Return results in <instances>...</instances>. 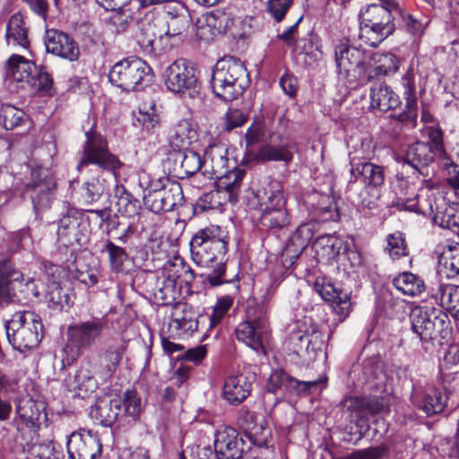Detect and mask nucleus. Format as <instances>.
I'll list each match as a JSON object with an SVG mask.
<instances>
[{
	"mask_svg": "<svg viewBox=\"0 0 459 459\" xmlns=\"http://www.w3.org/2000/svg\"><path fill=\"white\" fill-rule=\"evenodd\" d=\"M104 184L98 178H92L83 184L82 197L86 204H92L100 200L104 193Z\"/></svg>",
	"mask_w": 459,
	"mask_h": 459,
	"instance_id": "60",
	"label": "nucleus"
},
{
	"mask_svg": "<svg viewBox=\"0 0 459 459\" xmlns=\"http://www.w3.org/2000/svg\"><path fill=\"white\" fill-rule=\"evenodd\" d=\"M314 289L324 300L328 302L336 300V298L343 293L335 288L330 280L325 277L316 278Z\"/></svg>",
	"mask_w": 459,
	"mask_h": 459,
	"instance_id": "63",
	"label": "nucleus"
},
{
	"mask_svg": "<svg viewBox=\"0 0 459 459\" xmlns=\"http://www.w3.org/2000/svg\"><path fill=\"white\" fill-rule=\"evenodd\" d=\"M436 299H439L440 306L455 319L459 320V286L454 284H439Z\"/></svg>",
	"mask_w": 459,
	"mask_h": 459,
	"instance_id": "44",
	"label": "nucleus"
},
{
	"mask_svg": "<svg viewBox=\"0 0 459 459\" xmlns=\"http://www.w3.org/2000/svg\"><path fill=\"white\" fill-rule=\"evenodd\" d=\"M123 355V349L120 346L108 347L99 355L100 368L97 374L102 377H111L120 364Z\"/></svg>",
	"mask_w": 459,
	"mask_h": 459,
	"instance_id": "49",
	"label": "nucleus"
},
{
	"mask_svg": "<svg viewBox=\"0 0 459 459\" xmlns=\"http://www.w3.org/2000/svg\"><path fill=\"white\" fill-rule=\"evenodd\" d=\"M104 251L108 254L111 268L116 272L120 271L122 269L123 263L127 256L124 248L115 245L110 240H108L102 248V252Z\"/></svg>",
	"mask_w": 459,
	"mask_h": 459,
	"instance_id": "64",
	"label": "nucleus"
},
{
	"mask_svg": "<svg viewBox=\"0 0 459 459\" xmlns=\"http://www.w3.org/2000/svg\"><path fill=\"white\" fill-rule=\"evenodd\" d=\"M66 447L69 459H95L101 453L99 437L85 429L72 432L68 437Z\"/></svg>",
	"mask_w": 459,
	"mask_h": 459,
	"instance_id": "14",
	"label": "nucleus"
},
{
	"mask_svg": "<svg viewBox=\"0 0 459 459\" xmlns=\"http://www.w3.org/2000/svg\"><path fill=\"white\" fill-rule=\"evenodd\" d=\"M103 318L94 317L91 320L74 323L67 328V344L63 352V363L71 365L80 355V350L88 349L99 339L105 329Z\"/></svg>",
	"mask_w": 459,
	"mask_h": 459,
	"instance_id": "6",
	"label": "nucleus"
},
{
	"mask_svg": "<svg viewBox=\"0 0 459 459\" xmlns=\"http://www.w3.org/2000/svg\"><path fill=\"white\" fill-rule=\"evenodd\" d=\"M91 361H82L78 370L74 376V388L84 392L86 394L96 390L98 383L94 377V373L98 369L93 368Z\"/></svg>",
	"mask_w": 459,
	"mask_h": 459,
	"instance_id": "48",
	"label": "nucleus"
},
{
	"mask_svg": "<svg viewBox=\"0 0 459 459\" xmlns=\"http://www.w3.org/2000/svg\"><path fill=\"white\" fill-rule=\"evenodd\" d=\"M412 332L420 341L429 342L436 337L437 328L443 327L447 316L433 306L415 307L411 312Z\"/></svg>",
	"mask_w": 459,
	"mask_h": 459,
	"instance_id": "12",
	"label": "nucleus"
},
{
	"mask_svg": "<svg viewBox=\"0 0 459 459\" xmlns=\"http://www.w3.org/2000/svg\"><path fill=\"white\" fill-rule=\"evenodd\" d=\"M122 400L104 396L96 400L91 407L90 416L97 423L105 426H112L117 420L121 411Z\"/></svg>",
	"mask_w": 459,
	"mask_h": 459,
	"instance_id": "25",
	"label": "nucleus"
},
{
	"mask_svg": "<svg viewBox=\"0 0 459 459\" xmlns=\"http://www.w3.org/2000/svg\"><path fill=\"white\" fill-rule=\"evenodd\" d=\"M5 39L8 46L28 48L30 45L28 29L21 13H15L9 19L6 25Z\"/></svg>",
	"mask_w": 459,
	"mask_h": 459,
	"instance_id": "41",
	"label": "nucleus"
},
{
	"mask_svg": "<svg viewBox=\"0 0 459 459\" xmlns=\"http://www.w3.org/2000/svg\"><path fill=\"white\" fill-rule=\"evenodd\" d=\"M122 403L127 416L134 420L139 418L142 411V398L135 390H127L124 394Z\"/></svg>",
	"mask_w": 459,
	"mask_h": 459,
	"instance_id": "62",
	"label": "nucleus"
},
{
	"mask_svg": "<svg viewBox=\"0 0 459 459\" xmlns=\"http://www.w3.org/2000/svg\"><path fill=\"white\" fill-rule=\"evenodd\" d=\"M164 222L162 216L158 217V221L154 223L156 230L149 237L148 243L145 244V258L155 261H162L167 257V247L169 246L161 231V225Z\"/></svg>",
	"mask_w": 459,
	"mask_h": 459,
	"instance_id": "42",
	"label": "nucleus"
},
{
	"mask_svg": "<svg viewBox=\"0 0 459 459\" xmlns=\"http://www.w3.org/2000/svg\"><path fill=\"white\" fill-rule=\"evenodd\" d=\"M5 77L12 82H17L20 88H26L31 74L37 72L36 64L23 56L13 54L4 65Z\"/></svg>",
	"mask_w": 459,
	"mask_h": 459,
	"instance_id": "23",
	"label": "nucleus"
},
{
	"mask_svg": "<svg viewBox=\"0 0 459 459\" xmlns=\"http://www.w3.org/2000/svg\"><path fill=\"white\" fill-rule=\"evenodd\" d=\"M6 336L14 350L20 352L33 350L43 336L41 318L33 311H18L5 325Z\"/></svg>",
	"mask_w": 459,
	"mask_h": 459,
	"instance_id": "4",
	"label": "nucleus"
},
{
	"mask_svg": "<svg viewBox=\"0 0 459 459\" xmlns=\"http://www.w3.org/2000/svg\"><path fill=\"white\" fill-rule=\"evenodd\" d=\"M350 182L360 180L365 186L377 187L384 182V171L382 167L370 162L359 164L351 169Z\"/></svg>",
	"mask_w": 459,
	"mask_h": 459,
	"instance_id": "40",
	"label": "nucleus"
},
{
	"mask_svg": "<svg viewBox=\"0 0 459 459\" xmlns=\"http://www.w3.org/2000/svg\"><path fill=\"white\" fill-rule=\"evenodd\" d=\"M241 413L247 423L246 430L250 441L258 447H265L268 446L270 438V429L265 427L263 420L258 421V417L247 409L242 408Z\"/></svg>",
	"mask_w": 459,
	"mask_h": 459,
	"instance_id": "37",
	"label": "nucleus"
},
{
	"mask_svg": "<svg viewBox=\"0 0 459 459\" xmlns=\"http://www.w3.org/2000/svg\"><path fill=\"white\" fill-rule=\"evenodd\" d=\"M313 249L318 259L330 261L348 251L349 244L336 235H323L313 243Z\"/></svg>",
	"mask_w": 459,
	"mask_h": 459,
	"instance_id": "32",
	"label": "nucleus"
},
{
	"mask_svg": "<svg viewBox=\"0 0 459 459\" xmlns=\"http://www.w3.org/2000/svg\"><path fill=\"white\" fill-rule=\"evenodd\" d=\"M385 250L393 260L406 256L408 249L403 234L399 231L390 234L386 238Z\"/></svg>",
	"mask_w": 459,
	"mask_h": 459,
	"instance_id": "57",
	"label": "nucleus"
},
{
	"mask_svg": "<svg viewBox=\"0 0 459 459\" xmlns=\"http://www.w3.org/2000/svg\"><path fill=\"white\" fill-rule=\"evenodd\" d=\"M53 81L43 67L37 66V72L31 74L26 88L34 91H48L52 87Z\"/></svg>",
	"mask_w": 459,
	"mask_h": 459,
	"instance_id": "59",
	"label": "nucleus"
},
{
	"mask_svg": "<svg viewBox=\"0 0 459 459\" xmlns=\"http://www.w3.org/2000/svg\"><path fill=\"white\" fill-rule=\"evenodd\" d=\"M438 270L446 278L459 275V243L444 247L438 258Z\"/></svg>",
	"mask_w": 459,
	"mask_h": 459,
	"instance_id": "45",
	"label": "nucleus"
},
{
	"mask_svg": "<svg viewBox=\"0 0 459 459\" xmlns=\"http://www.w3.org/2000/svg\"><path fill=\"white\" fill-rule=\"evenodd\" d=\"M85 136L86 142L77 165L78 170L90 163L110 171H115L121 166L118 159L108 151V143L100 134L90 130L85 133Z\"/></svg>",
	"mask_w": 459,
	"mask_h": 459,
	"instance_id": "9",
	"label": "nucleus"
},
{
	"mask_svg": "<svg viewBox=\"0 0 459 459\" xmlns=\"http://www.w3.org/2000/svg\"><path fill=\"white\" fill-rule=\"evenodd\" d=\"M45 44L48 52L61 58L71 62L79 58L80 48L78 44L72 37L63 31H48Z\"/></svg>",
	"mask_w": 459,
	"mask_h": 459,
	"instance_id": "21",
	"label": "nucleus"
},
{
	"mask_svg": "<svg viewBox=\"0 0 459 459\" xmlns=\"http://www.w3.org/2000/svg\"><path fill=\"white\" fill-rule=\"evenodd\" d=\"M109 82L127 91H140L143 79L142 61L137 57H130L116 63L108 74Z\"/></svg>",
	"mask_w": 459,
	"mask_h": 459,
	"instance_id": "13",
	"label": "nucleus"
},
{
	"mask_svg": "<svg viewBox=\"0 0 459 459\" xmlns=\"http://www.w3.org/2000/svg\"><path fill=\"white\" fill-rule=\"evenodd\" d=\"M115 195L117 197L116 205L117 212L125 217H140L141 205L138 200L133 197L123 186H116Z\"/></svg>",
	"mask_w": 459,
	"mask_h": 459,
	"instance_id": "50",
	"label": "nucleus"
},
{
	"mask_svg": "<svg viewBox=\"0 0 459 459\" xmlns=\"http://www.w3.org/2000/svg\"><path fill=\"white\" fill-rule=\"evenodd\" d=\"M85 226L75 216L66 215L60 219L57 229V239L65 247L82 246L87 241Z\"/></svg>",
	"mask_w": 459,
	"mask_h": 459,
	"instance_id": "22",
	"label": "nucleus"
},
{
	"mask_svg": "<svg viewBox=\"0 0 459 459\" xmlns=\"http://www.w3.org/2000/svg\"><path fill=\"white\" fill-rule=\"evenodd\" d=\"M245 442L238 431L221 426L214 432V450L217 459H239L244 453Z\"/></svg>",
	"mask_w": 459,
	"mask_h": 459,
	"instance_id": "16",
	"label": "nucleus"
},
{
	"mask_svg": "<svg viewBox=\"0 0 459 459\" xmlns=\"http://www.w3.org/2000/svg\"><path fill=\"white\" fill-rule=\"evenodd\" d=\"M403 95L405 100V109L394 116L400 122L415 124L418 112L415 75L412 70H408L401 78Z\"/></svg>",
	"mask_w": 459,
	"mask_h": 459,
	"instance_id": "24",
	"label": "nucleus"
},
{
	"mask_svg": "<svg viewBox=\"0 0 459 459\" xmlns=\"http://www.w3.org/2000/svg\"><path fill=\"white\" fill-rule=\"evenodd\" d=\"M42 404L38 403L32 399H23L19 402L16 407V411L27 423L31 425L37 424L41 417Z\"/></svg>",
	"mask_w": 459,
	"mask_h": 459,
	"instance_id": "55",
	"label": "nucleus"
},
{
	"mask_svg": "<svg viewBox=\"0 0 459 459\" xmlns=\"http://www.w3.org/2000/svg\"><path fill=\"white\" fill-rule=\"evenodd\" d=\"M181 168L186 177H191L198 172L204 165V160L200 155L190 149L183 150Z\"/></svg>",
	"mask_w": 459,
	"mask_h": 459,
	"instance_id": "61",
	"label": "nucleus"
},
{
	"mask_svg": "<svg viewBox=\"0 0 459 459\" xmlns=\"http://www.w3.org/2000/svg\"><path fill=\"white\" fill-rule=\"evenodd\" d=\"M142 7H143V0H137L134 3H130L128 7L126 4L113 11L109 22L115 27L117 32L124 31L129 21H141L140 9Z\"/></svg>",
	"mask_w": 459,
	"mask_h": 459,
	"instance_id": "43",
	"label": "nucleus"
},
{
	"mask_svg": "<svg viewBox=\"0 0 459 459\" xmlns=\"http://www.w3.org/2000/svg\"><path fill=\"white\" fill-rule=\"evenodd\" d=\"M393 285L402 294L408 297H416L425 290L423 280L418 275L404 272L393 279Z\"/></svg>",
	"mask_w": 459,
	"mask_h": 459,
	"instance_id": "46",
	"label": "nucleus"
},
{
	"mask_svg": "<svg viewBox=\"0 0 459 459\" xmlns=\"http://www.w3.org/2000/svg\"><path fill=\"white\" fill-rule=\"evenodd\" d=\"M367 74L365 78L371 80L375 76L387 75L395 73L399 68V60L391 53L374 52L368 49Z\"/></svg>",
	"mask_w": 459,
	"mask_h": 459,
	"instance_id": "29",
	"label": "nucleus"
},
{
	"mask_svg": "<svg viewBox=\"0 0 459 459\" xmlns=\"http://www.w3.org/2000/svg\"><path fill=\"white\" fill-rule=\"evenodd\" d=\"M318 385H325L323 381L320 379L313 381H299L290 377L283 370L276 369L271 373L266 387L269 392L275 393L279 387L284 385L287 389L300 394L311 390Z\"/></svg>",
	"mask_w": 459,
	"mask_h": 459,
	"instance_id": "30",
	"label": "nucleus"
},
{
	"mask_svg": "<svg viewBox=\"0 0 459 459\" xmlns=\"http://www.w3.org/2000/svg\"><path fill=\"white\" fill-rule=\"evenodd\" d=\"M152 292L155 302L160 307L159 313L168 314L169 308L180 297L181 286L157 278Z\"/></svg>",
	"mask_w": 459,
	"mask_h": 459,
	"instance_id": "35",
	"label": "nucleus"
},
{
	"mask_svg": "<svg viewBox=\"0 0 459 459\" xmlns=\"http://www.w3.org/2000/svg\"><path fill=\"white\" fill-rule=\"evenodd\" d=\"M398 13V4L393 0L367 5L359 13V38L368 46L377 47L394 30V19Z\"/></svg>",
	"mask_w": 459,
	"mask_h": 459,
	"instance_id": "2",
	"label": "nucleus"
},
{
	"mask_svg": "<svg viewBox=\"0 0 459 459\" xmlns=\"http://www.w3.org/2000/svg\"><path fill=\"white\" fill-rule=\"evenodd\" d=\"M228 149L222 143L210 144L204 154V166L211 169L212 176L221 174L228 169Z\"/></svg>",
	"mask_w": 459,
	"mask_h": 459,
	"instance_id": "39",
	"label": "nucleus"
},
{
	"mask_svg": "<svg viewBox=\"0 0 459 459\" xmlns=\"http://www.w3.org/2000/svg\"><path fill=\"white\" fill-rule=\"evenodd\" d=\"M260 222L271 230H281L290 223V216L286 204L261 210Z\"/></svg>",
	"mask_w": 459,
	"mask_h": 459,
	"instance_id": "47",
	"label": "nucleus"
},
{
	"mask_svg": "<svg viewBox=\"0 0 459 459\" xmlns=\"http://www.w3.org/2000/svg\"><path fill=\"white\" fill-rule=\"evenodd\" d=\"M56 182L46 169L32 172V179L27 186L34 210L39 212L50 206L54 198Z\"/></svg>",
	"mask_w": 459,
	"mask_h": 459,
	"instance_id": "15",
	"label": "nucleus"
},
{
	"mask_svg": "<svg viewBox=\"0 0 459 459\" xmlns=\"http://www.w3.org/2000/svg\"><path fill=\"white\" fill-rule=\"evenodd\" d=\"M368 49L351 45L347 39H342L334 47L336 71L340 75L365 78Z\"/></svg>",
	"mask_w": 459,
	"mask_h": 459,
	"instance_id": "8",
	"label": "nucleus"
},
{
	"mask_svg": "<svg viewBox=\"0 0 459 459\" xmlns=\"http://www.w3.org/2000/svg\"><path fill=\"white\" fill-rule=\"evenodd\" d=\"M370 108L381 112L394 110L401 105L399 96L393 89L382 82H376L370 88Z\"/></svg>",
	"mask_w": 459,
	"mask_h": 459,
	"instance_id": "31",
	"label": "nucleus"
},
{
	"mask_svg": "<svg viewBox=\"0 0 459 459\" xmlns=\"http://www.w3.org/2000/svg\"><path fill=\"white\" fill-rule=\"evenodd\" d=\"M290 342L293 351L300 358L314 361L317 355L323 351V339L319 333H311L301 330L293 331L290 335Z\"/></svg>",
	"mask_w": 459,
	"mask_h": 459,
	"instance_id": "19",
	"label": "nucleus"
},
{
	"mask_svg": "<svg viewBox=\"0 0 459 459\" xmlns=\"http://www.w3.org/2000/svg\"><path fill=\"white\" fill-rule=\"evenodd\" d=\"M189 245L193 262L201 267H210L217 260H222L228 251V242L218 226L199 230Z\"/></svg>",
	"mask_w": 459,
	"mask_h": 459,
	"instance_id": "5",
	"label": "nucleus"
},
{
	"mask_svg": "<svg viewBox=\"0 0 459 459\" xmlns=\"http://www.w3.org/2000/svg\"><path fill=\"white\" fill-rule=\"evenodd\" d=\"M164 212L172 211L175 207L182 205L184 195L182 187L178 182H171L167 185V188L162 192Z\"/></svg>",
	"mask_w": 459,
	"mask_h": 459,
	"instance_id": "58",
	"label": "nucleus"
},
{
	"mask_svg": "<svg viewBox=\"0 0 459 459\" xmlns=\"http://www.w3.org/2000/svg\"><path fill=\"white\" fill-rule=\"evenodd\" d=\"M22 279V273L14 268L10 259L0 261V302L14 301L15 293L11 290L15 281Z\"/></svg>",
	"mask_w": 459,
	"mask_h": 459,
	"instance_id": "33",
	"label": "nucleus"
},
{
	"mask_svg": "<svg viewBox=\"0 0 459 459\" xmlns=\"http://www.w3.org/2000/svg\"><path fill=\"white\" fill-rule=\"evenodd\" d=\"M0 116L5 129L13 130L15 127L24 125L29 117L25 112L16 107L5 104L0 110Z\"/></svg>",
	"mask_w": 459,
	"mask_h": 459,
	"instance_id": "54",
	"label": "nucleus"
},
{
	"mask_svg": "<svg viewBox=\"0 0 459 459\" xmlns=\"http://www.w3.org/2000/svg\"><path fill=\"white\" fill-rule=\"evenodd\" d=\"M167 333L170 337L188 339L198 330L199 313L186 302H178L169 308Z\"/></svg>",
	"mask_w": 459,
	"mask_h": 459,
	"instance_id": "11",
	"label": "nucleus"
},
{
	"mask_svg": "<svg viewBox=\"0 0 459 459\" xmlns=\"http://www.w3.org/2000/svg\"><path fill=\"white\" fill-rule=\"evenodd\" d=\"M248 84V73L239 59L223 58L219 60L212 69V91L225 101H231L241 96Z\"/></svg>",
	"mask_w": 459,
	"mask_h": 459,
	"instance_id": "3",
	"label": "nucleus"
},
{
	"mask_svg": "<svg viewBox=\"0 0 459 459\" xmlns=\"http://www.w3.org/2000/svg\"><path fill=\"white\" fill-rule=\"evenodd\" d=\"M399 195L395 205L399 210L413 212L430 217L434 224L451 230H459V220L446 209L444 199L430 180L419 179L409 183L403 178H397Z\"/></svg>",
	"mask_w": 459,
	"mask_h": 459,
	"instance_id": "1",
	"label": "nucleus"
},
{
	"mask_svg": "<svg viewBox=\"0 0 459 459\" xmlns=\"http://www.w3.org/2000/svg\"><path fill=\"white\" fill-rule=\"evenodd\" d=\"M246 175L244 169L234 168L231 170L225 169L221 174L213 176L217 181V187L221 192L228 195V199L231 203L238 200V195L240 190L241 183Z\"/></svg>",
	"mask_w": 459,
	"mask_h": 459,
	"instance_id": "36",
	"label": "nucleus"
},
{
	"mask_svg": "<svg viewBox=\"0 0 459 459\" xmlns=\"http://www.w3.org/2000/svg\"><path fill=\"white\" fill-rule=\"evenodd\" d=\"M252 377L244 372H237L226 377L222 398L230 405L237 406L243 403L252 390Z\"/></svg>",
	"mask_w": 459,
	"mask_h": 459,
	"instance_id": "20",
	"label": "nucleus"
},
{
	"mask_svg": "<svg viewBox=\"0 0 459 459\" xmlns=\"http://www.w3.org/2000/svg\"><path fill=\"white\" fill-rule=\"evenodd\" d=\"M165 281H171L176 285L188 284L193 281L194 274L191 268L186 264L182 258L174 256L170 260H167L157 271V276Z\"/></svg>",
	"mask_w": 459,
	"mask_h": 459,
	"instance_id": "27",
	"label": "nucleus"
},
{
	"mask_svg": "<svg viewBox=\"0 0 459 459\" xmlns=\"http://www.w3.org/2000/svg\"><path fill=\"white\" fill-rule=\"evenodd\" d=\"M411 399L415 406L429 416L442 412L447 403L446 394L437 388L414 391Z\"/></svg>",
	"mask_w": 459,
	"mask_h": 459,
	"instance_id": "28",
	"label": "nucleus"
},
{
	"mask_svg": "<svg viewBox=\"0 0 459 459\" xmlns=\"http://www.w3.org/2000/svg\"><path fill=\"white\" fill-rule=\"evenodd\" d=\"M292 153L286 146L264 145L260 147L255 158L260 161H283L289 163L292 160Z\"/></svg>",
	"mask_w": 459,
	"mask_h": 459,
	"instance_id": "53",
	"label": "nucleus"
},
{
	"mask_svg": "<svg viewBox=\"0 0 459 459\" xmlns=\"http://www.w3.org/2000/svg\"><path fill=\"white\" fill-rule=\"evenodd\" d=\"M269 333L266 308L264 306L259 307L257 316L238 324L235 330L237 339L257 352L265 351Z\"/></svg>",
	"mask_w": 459,
	"mask_h": 459,
	"instance_id": "10",
	"label": "nucleus"
},
{
	"mask_svg": "<svg viewBox=\"0 0 459 459\" xmlns=\"http://www.w3.org/2000/svg\"><path fill=\"white\" fill-rule=\"evenodd\" d=\"M234 302L230 295H224L217 299L212 306V313L209 316V328H214L221 323L223 318L229 313Z\"/></svg>",
	"mask_w": 459,
	"mask_h": 459,
	"instance_id": "56",
	"label": "nucleus"
},
{
	"mask_svg": "<svg viewBox=\"0 0 459 459\" xmlns=\"http://www.w3.org/2000/svg\"><path fill=\"white\" fill-rule=\"evenodd\" d=\"M48 299L50 307L62 310L70 307L73 302V294L68 286H62L59 282L53 281L48 286Z\"/></svg>",
	"mask_w": 459,
	"mask_h": 459,
	"instance_id": "52",
	"label": "nucleus"
},
{
	"mask_svg": "<svg viewBox=\"0 0 459 459\" xmlns=\"http://www.w3.org/2000/svg\"><path fill=\"white\" fill-rule=\"evenodd\" d=\"M247 204L252 209L264 210L286 204L283 187L279 181L269 180L255 190L251 191Z\"/></svg>",
	"mask_w": 459,
	"mask_h": 459,
	"instance_id": "17",
	"label": "nucleus"
},
{
	"mask_svg": "<svg viewBox=\"0 0 459 459\" xmlns=\"http://www.w3.org/2000/svg\"><path fill=\"white\" fill-rule=\"evenodd\" d=\"M316 223L308 221L300 224L290 237L281 254V263L285 267L291 266L307 247L314 236Z\"/></svg>",
	"mask_w": 459,
	"mask_h": 459,
	"instance_id": "18",
	"label": "nucleus"
},
{
	"mask_svg": "<svg viewBox=\"0 0 459 459\" xmlns=\"http://www.w3.org/2000/svg\"><path fill=\"white\" fill-rule=\"evenodd\" d=\"M164 84L168 91L181 98L196 100L201 99V84L187 60H175L164 71Z\"/></svg>",
	"mask_w": 459,
	"mask_h": 459,
	"instance_id": "7",
	"label": "nucleus"
},
{
	"mask_svg": "<svg viewBox=\"0 0 459 459\" xmlns=\"http://www.w3.org/2000/svg\"><path fill=\"white\" fill-rule=\"evenodd\" d=\"M221 29V22L212 13L202 15L196 22V36L205 42H210L220 35Z\"/></svg>",
	"mask_w": 459,
	"mask_h": 459,
	"instance_id": "51",
	"label": "nucleus"
},
{
	"mask_svg": "<svg viewBox=\"0 0 459 459\" xmlns=\"http://www.w3.org/2000/svg\"><path fill=\"white\" fill-rule=\"evenodd\" d=\"M434 152L435 149L429 143L418 142L408 147L404 160L408 165L418 170L420 174H422L420 168H424L434 160Z\"/></svg>",
	"mask_w": 459,
	"mask_h": 459,
	"instance_id": "38",
	"label": "nucleus"
},
{
	"mask_svg": "<svg viewBox=\"0 0 459 459\" xmlns=\"http://www.w3.org/2000/svg\"><path fill=\"white\" fill-rule=\"evenodd\" d=\"M198 139L197 129L188 119L178 121L173 127L169 135V143L172 148L186 150Z\"/></svg>",
	"mask_w": 459,
	"mask_h": 459,
	"instance_id": "34",
	"label": "nucleus"
},
{
	"mask_svg": "<svg viewBox=\"0 0 459 459\" xmlns=\"http://www.w3.org/2000/svg\"><path fill=\"white\" fill-rule=\"evenodd\" d=\"M164 19L167 23L166 34L177 36L185 32L191 22V16L186 6L180 2H172L164 7Z\"/></svg>",
	"mask_w": 459,
	"mask_h": 459,
	"instance_id": "26",
	"label": "nucleus"
}]
</instances>
